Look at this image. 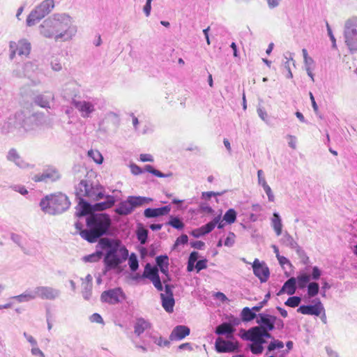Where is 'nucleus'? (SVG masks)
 Segmentation results:
<instances>
[{
    "label": "nucleus",
    "mask_w": 357,
    "mask_h": 357,
    "mask_svg": "<svg viewBox=\"0 0 357 357\" xmlns=\"http://www.w3.org/2000/svg\"><path fill=\"white\" fill-rule=\"evenodd\" d=\"M46 122L47 118L44 113L36 112L26 116L24 112H17L0 123V133L19 140L28 134L34 133Z\"/></svg>",
    "instance_id": "nucleus-1"
},
{
    "label": "nucleus",
    "mask_w": 357,
    "mask_h": 357,
    "mask_svg": "<svg viewBox=\"0 0 357 357\" xmlns=\"http://www.w3.org/2000/svg\"><path fill=\"white\" fill-rule=\"evenodd\" d=\"M39 32L45 38L67 42L76 35L77 27L66 13H56L45 19L39 26Z\"/></svg>",
    "instance_id": "nucleus-2"
},
{
    "label": "nucleus",
    "mask_w": 357,
    "mask_h": 357,
    "mask_svg": "<svg viewBox=\"0 0 357 357\" xmlns=\"http://www.w3.org/2000/svg\"><path fill=\"white\" fill-rule=\"evenodd\" d=\"M86 228L79 221L75 223L76 234L89 243H96L102 236L111 234L112 220L107 213H91L86 218Z\"/></svg>",
    "instance_id": "nucleus-3"
},
{
    "label": "nucleus",
    "mask_w": 357,
    "mask_h": 357,
    "mask_svg": "<svg viewBox=\"0 0 357 357\" xmlns=\"http://www.w3.org/2000/svg\"><path fill=\"white\" fill-rule=\"evenodd\" d=\"M98 245L105 250L103 263L105 268L102 273L116 269L126 261L129 256L128 250L119 239L104 238L98 241Z\"/></svg>",
    "instance_id": "nucleus-4"
},
{
    "label": "nucleus",
    "mask_w": 357,
    "mask_h": 357,
    "mask_svg": "<svg viewBox=\"0 0 357 357\" xmlns=\"http://www.w3.org/2000/svg\"><path fill=\"white\" fill-rule=\"evenodd\" d=\"M70 205L68 197L61 192L47 195L40 202L42 211L50 215L61 214L66 211Z\"/></svg>",
    "instance_id": "nucleus-5"
},
{
    "label": "nucleus",
    "mask_w": 357,
    "mask_h": 357,
    "mask_svg": "<svg viewBox=\"0 0 357 357\" xmlns=\"http://www.w3.org/2000/svg\"><path fill=\"white\" fill-rule=\"evenodd\" d=\"M68 90H72V94L68 95L65 93L63 97L66 100L70 101L71 105L76 109L83 119H88L91 116L92 114L96 111V100L89 98L87 100H79L77 98L78 92L74 89L68 88Z\"/></svg>",
    "instance_id": "nucleus-6"
},
{
    "label": "nucleus",
    "mask_w": 357,
    "mask_h": 357,
    "mask_svg": "<svg viewBox=\"0 0 357 357\" xmlns=\"http://www.w3.org/2000/svg\"><path fill=\"white\" fill-rule=\"evenodd\" d=\"M153 199L142 196H128L124 201H121L115 208L114 212L121 216L131 214L133 211L145 204L151 202Z\"/></svg>",
    "instance_id": "nucleus-7"
},
{
    "label": "nucleus",
    "mask_w": 357,
    "mask_h": 357,
    "mask_svg": "<svg viewBox=\"0 0 357 357\" xmlns=\"http://www.w3.org/2000/svg\"><path fill=\"white\" fill-rule=\"evenodd\" d=\"M76 197H86L94 201H98L105 197L104 190L101 185H93L90 181L82 180L75 188Z\"/></svg>",
    "instance_id": "nucleus-8"
},
{
    "label": "nucleus",
    "mask_w": 357,
    "mask_h": 357,
    "mask_svg": "<svg viewBox=\"0 0 357 357\" xmlns=\"http://www.w3.org/2000/svg\"><path fill=\"white\" fill-rule=\"evenodd\" d=\"M344 37L351 53L357 52V17L348 19L344 24Z\"/></svg>",
    "instance_id": "nucleus-9"
},
{
    "label": "nucleus",
    "mask_w": 357,
    "mask_h": 357,
    "mask_svg": "<svg viewBox=\"0 0 357 357\" xmlns=\"http://www.w3.org/2000/svg\"><path fill=\"white\" fill-rule=\"evenodd\" d=\"M54 8V0H44L28 15L26 24L29 26L34 25L37 22L48 15Z\"/></svg>",
    "instance_id": "nucleus-10"
},
{
    "label": "nucleus",
    "mask_w": 357,
    "mask_h": 357,
    "mask_svg": "<svg viewBox=\"0 0 357 357\" xmlns=\"http://www.w3.org/2000/svg\"><path fill=\"white\" fill-rule=\"evenodd\" d=\"M126 298V295L120 287L104 291L100 296V300L103 303L110 305L118 304Z\"/></svg>",
    "instance_id": "nucleus-11"
},
{
    "label": "nucleus",
    "mask_w": 357,
    "mask_h": 357,
    "mask_svg": "<svg viewBox=\"0 0 357 357\" xmlns=\"http://www.w3.org/2000/svg\"><path fill=\"white\" fill-rule=\"evenodd\" d=\"M215 349L218 353H235L240 351V344L238 341H230L218 337L215 342Z\"/></svg>",
    "instance_id": "nucleus-12"
},
{
    "label": "nucleus",
    "mask_w": 357,
    "mask_h": 357,
    "mask_svg": "<svg viewBox=\"0 0 357 357\" xmlns=\"http://www.w3.org/2000/svg\"><path fill=\"white\" fill-rule=\"evenodd\" d=\"M61 174L59 170L54 167H49L43 170L41 174H37L31 177V179L35 182H45L49 181L55 182L60 179Z\"/></svg>",
    "instance_id": "nucleus-13"
},
{
    "label": "nucleus",
    "mask_w": 357,
    "mask_h": 357,
    "mask_svg": "<svg viewBox=\"0 0 357 357\" xmlns=\"http://www.w3.org/2000/svg\"><path fill=\"white\" fill-rule=\"evenodd\" d=\"M276 317L267 313H259L256 320L258 326H252L257 330L273 331L275 329Z\"/></svg>",
    "instance_id": "nucleus-14"
},
{
    "label": "nucleus",
    "mask_w": 357,
    "mask_h": 357,
    "mask_svg": "<svg viewBox=\"0 0 357 357\" xmlns=\"http://www.w3.org/2000/svg\"><path fill=\"white\" fill-rule=\"evenodd\" d=\"M36 298L53 301L60 297L61 291L49 286H39L35 288Z\"/></svg>",
    "instance_id": "nucleus-15"
},
{
    "label": "nucleus",
    "mask_w": 357,
    "mask_h": 357,
    "mask_svg": "<svg viewBox=\"0 0 357 357\" xmlns=\"http://www.w3.org/2000/svg\"><path fill=\"white\" fill-rule=\"evenodd\" d=\"M314 305H302L298 307L297 312L303 314L319 316L325 312L324 307L319 298L313 300Z\"/></svg>",
    "instance_id": "nucleus-16"
},
{
    "label": "nucleus",
    "mask_w": 357,
    "mask_h": 357,
    "mask_svg": "<svg viewBox=\"0 0 357 357\" xmlns=\"http://www.w3.org/2000/svg\"><path fill=\"white\" fill-rule=\"evenodd\" d=\"M252 269L255 275L259 278L261 283L268 280L270 276V271L265 262L255 259L252 264Z\"/></svg>",
    "instance_id": "nucleus-17"
},
{
    "label": "nucleus",
    "mask_w": 357,
    "mask_h": 357,
    "mask_svg": "<svg viewBox=\"0 0 357 357\" xmlns=\"http://www.w3.org/2000/svg\"><path fill=\"white\" fill-rule=\"evenodd\" d=\"M239 335L243 340L250 341L254 344L264 346L266 343V340L263 337L259 336V331L252 328H250L247 331L241 329Z\"/></svg>",
    "instance_id": "nucleus-18"
},
{
    "label": "nucleus",
    "mask_w": 357,
    "mask_h": 357,
    "mask_svg": "<svg viewBox=\"0 0 357 357\" xmlns=\"http://www.w3.org/2000/svg\"><path fill=\"white\" fill-rule=\"evenodd\" d=\"M11 50L10 58L13 59L15 55L16 51L20 56H28L31 51V44L26 40H20L18 44L11 42L10 44Z\"/></svg>",
    "instance_id": "nucleus-19"
},
{
    "label": "nucleus",
    "mask_w": 357,
    "mask_h": 357,
    "mask_svg": "<svg viewBox=\"0 0 357 357\" xmlns=\"http://www.w3.org/2000/svg\"><path fill=\"white\" fill-rule=\"evenodd\" d=\"M78 199V204L76 207L77 211L75 213L76 216L81 218L84 216H88L91 212L95 211L93 210V204H91L89 202L86 201L82 196L76 197Z\"/></svg>",
    "instance_id": "nucleus-20"
},
{
    "label": "nucleus",
    "mask_w": 357,
    "mask_h": 357,
    "mask_svg": "<svg viewBox=\"0 0 357 357\" xmlns=\"http://www.w3.org/2000/svg\"><path fill=\"white\" fill-rule=\"evenodd\" d=\"M171 211L169 205L160 208H147L144 211V215L146 218H154L167 215Z\"/></svg>",
    "instance_id": "nucleus-21"
},
{
    "label": "nucleus",
    "mask_w": 357,
    "mask_h": 357,
    "mask_svg": "<svg viewBox=\"0 0 357 357\" xmlns=\"http://www.w3.org/2000/svg\"><path fill=\"white\" fill-rule=\"evenodd\" d=\"M54 95L51 92H47L45 94H38L33 98V102L43 108H50V103L54 101Z\"/></svg>",
    "instance_id": "nucleus-22"
},
{
    "label": "nucleus",
    "mask_w": 357,
    "mask_h": 357,
    "mask_svg": "<svg viewBox=\"0 0 357 357\" xmlns=\"http://www.w3.org/2000/svg\"><path fill=\"white\" fill-rule=\"evenodd\" d=\"M190 330L184 325H178L174 328L170 335V340H181L189 335Z\"/></svg>",
    "instance_id": "nucleus-23"
},
{
    "label": "nucleus",
    "mask_w": 357,
    "mask_h": 357,
    "mask_svg": "<svg viewBox=\"0 0 357 357\" xmlns=\"http://www.w3.org/2000/svg\"><path fill=\"white\" fill-rule=\"evenodd\" d=\"M296 288V279L294 277H291L284 283L282 288L277 293V295L280 296L286 293L288 295L291 296L295 294Z\"/></svg>",
    "instance_id": "nucleus-24"
},
{
    "label": "nucleus",
    "mask_w": 357,
    "mask_h": 357,
    "mask_svg": "<svg viewBox=\"0 0 357 357\" xmlns=\"http://www.w3.org/2000/svg\"><path fill=\"white\" fill-rule=\"evenodd\" d=\"M236 331V328H232L225 321L220 325L217 326L215 328V333L218 335H225L227 339L234 337V333Z\"/></svg>",
    "instance_id": "nucleus-25"
},
{
    "label": "nucleus",
    "mask_w": 357,
    "mask_h": 357,
    "mask_svg": "<svg viewBox=\"0 0 357 357\" xmlns=\"http://www.w3.org/2000/svg\"><path fill=\"white\" fill-rule=\"evenodd\" d=\"M6 159L8 161L14 162L16 166L20 168H24L27 165L15 149H10L8 151Z\"/></svg>",
    "instance_id": "nucleus-26"
},
{
    "label": "nucleus",
    "mask_w": 357,
    "mask_h": 357,
    "mask_svg": "<svg viewBox=\"0 0 357 357\" xmlns=\"http://www.w3.org/2000/svg\"><path fill=\"white\" fill-rule=\"evenodd\" d=\"M105 200L104 202H98L93 204V210L95 211H102L111 208L115 203V199L112 195H105Z\"/></svg>",
    "instance_id": "nucleus-27"
},
{
    "label": "nucleus",
    "mask_w": 357,
    "mask_h": 357,
    "mask_svg": "<svg viewBox=\"0 0 357 357\" xmlns=\"http://www.w3.org/2000/svg\"><path fill=\"white\" fill-rule=\"evenodd\" d=\"M151 327V324L144 318L136 319L134 323V333L140 336L144 332Z\"/></svg>",
    "instance_id": "nucleus-28"
},
{
    "label": "nucleus",
    "mask_w": 357,
    "mask_h": 357,
    "mask_svg": "<svg viewBox=\"0 0 357 357\" xmlns=\"http://www.w3.org/2000/svg\"><path fill=\"white\" fill-rule=\"evenodd\" d=\"M36 298V293L35 288L33 289H27L20 295L13 297L18 303L28 302Z\"/></svg>",
    "instance_id": "nucleus-29"
},
{
    "label": "nucleus",
    "mask_w": 357,
    "mask_h": 357,
    "mask_svg": "<svg viewBox=\"0 0 357 357\" xmlns=\"http://www.w3.org/2000/svg\"><path fill=\"white\" fill-rule=\"evenodd\" d=\"M160 298L162 301V306L165 310L168 313L172 312L175 305L174 296H165V294L161 293Z\"/></svg>",
    "instance_id": "nucleus-30"
},
{
    "label": "nucleus",
    "mask_w": 357,
    "mask_h": 357,
    "mask_svg": "<svg viewBox=\"0 0 357 357\" xmlns=\"http://www.w3.org/2000/svg\"><path fill=\"white\" fill-rule=\"evenodd\" d=\"M159 276L158 269L155 266H152L149 263H147L144 267L142 277L148 278L151 281Z\"/></svg>",
    "instance_id": "nucleus-31"
},
{
    "label": "nucleus",
    "mask_w": 357,
    "mask_h": 357,
    "mask_svg": "<svg viewBox=\"0 0 357 357\" xmlns=\"http://www.w3.org/2000/svg\"><path fill=\"white\" fill-rule=\"evenodd\" d=\"M271 226L277 236H280L282 234V219L280 214L277 212H274L273 214V218H271Z\"/></svg>",
    "instance_id": "nucleus-32"
},
{
    "label": "nucleus",
    "mask_w": 357,
    "mask_h": 357,
    "mask_svg": "<svg viewBox=\"0 0 357 357\" xmlns=\"http://www.w3.org/2000/svg\"><path fill=\"white\" fill-rule=\"evenodd\" d=\"M257 312L254 311L252 308H250L248 307H244L241 313V319L244 322H249L252 321L255 318H258V314H256Z\"/></svg>",
    "instance_id": "nucleus-33"
},
{
    "label": "nucleus",
    "mask_w": 357,
    "mask_h": 357,
    "mask_svg": "<svg viewBox=\"0 0 357 357\" xmlns=\"http://www.w3.org/2000/svg\"><path fill=\"white\" fill-rule=\"evenodd\" d=\"M296 279V285L300 289L307 287L310 281V275L306 273H301Z\"/></svg>",
    "instance_id": "nucleus-34"
},
{
    "label": "nucleus",
    "mask_w": 357,
    "mask_h": 357,
    "mask_svg": "<svg viewBox=\"0 0 357 357\" xmlns=\"http://www.w3.org/2000/svg\"><path fill=\"white\" fill-rule=\"evenodd\" d=\"M282 241L285 245L289 247L291 249L296 250L297 252H299V251L301 250V247L294 241L293 237L287 232L284 234Z\"/></svg>",
    "instance_id": "nucleus-35"
},
{
    "label": "nucleus",
    "mask_w": 357,
    "mask_h": 357,
    "mask_svg": "<svg viewBox=\"0 0 357 357\" xmlns=\"http://www.w3.org/2000/svg\"><path fill=\"white\" fill-rule=\"evenodd\" d=\"M166 225L178 230H182L185 227V224L183 222L182 220L179 217L175 215H170L169 221Z\"/></svg>",
    "instance_id": "nucleus-36"
},
{
    "label": "nucleus",
    "mask_w": 357,
    "mask_h": 357,
    "mask_svg": "<svg viewBox=\"0 0 357 357\" xmlns=\"http://www.w3.org/2000/svg\"><path fill=\"white\" fill-rule=\"evenodd\" d=\"M319 285L316 282H310L307 287V294L309 298H314L319 292Z\"/></svg>",
    "instance_id": "nucleus-37"
},
{
    "label": "nucleus",
    "mask_w": 357,
    "mask_h": 357,
    "mask_svg": "<svg viewBox=\"0 0 357 357\" xmlns=\"http://www.w3.org/2000/svg\"><path fill=\"white\" fill-rule=\"evenodd\" d=\"M145 171L149 172V173H151V174L157 176V177H160V178H167V177H169L172 175V173H169V174H164L162 172H161L160 171L155 169L152 165H145Z\"/></svg>",
    "instance_id": "nucleus-38"
},
{
    "label": "nucleus",
    "mask_w": 357,
    "mask_h": 357,
    "mask_svg": "<svg viewBox=\"0 0 357 357\" xmlns=\"http://www.w3.org/2000/svg\"><path fill=\"white\" fill-rule=\"evenodd\" d=\"M236 215L237 213L236 211L233 208H229L226 211L222 218L227 223L232 224L236 221Z\"/></svg>",
    "instance_id": "nucleus-39"
},
{
    "label": "nucleus",
    "mask_w": 357,
    "mask_h": 357,
    "mask_svg": "<svg viewBox=\"0 0 357 357\" xmlns=\"http://www.w3.org/2000/svg\"><path fill=\"white\" fill-rule=\"evenodd\" d=\"M128 265L132 272H135L139 268V261L136 254L131 253L128 256Z\"/></svg>",
    "instance_id": "nucleus-40"
},
{
    "label": "nucleus",
    "mask_w": 357,
    "mask_h": 357,
    "mask_svg": "<svg viewBox=\"0 0 357 357\" xmlns=\"http://www.w3.org/2000/svg\"><path fill=\"white\" fill-rule=\"evenodd\" d=\"M284 347V343L279 340L273 339L267 347V352H272L277 349H281Z\"/></svg>",
    "instance_id": "nucleus-41"
},
{
    "label": "nucleus",
    "mask_w": 357,
    "mask_h": 357,
    "mask_svg": "<svg viewBox=\"0 0 357 357\" xmlns=\"http://www.w3.org/2000/svg\"><path fill=\"white\" fill-rule=\"evenodd\" d=\"M103 256L102 251H96V252L86 255L84 257V260L86 262L98 261Z\"/></svg>",
    "instance_id": "nucleus-42"
},
{
    "label": "nucleus",
    "mask_w": 357,
    "mask_h": 357,
    "mask_svg": "<svg viewBox=\"0 0 357 357\" xmlns=\"http://www.w3.org/2000/svg\"><path fill=\"white\" fill-rule=\"evenodd\" d=\"M301 302V298L297 296L289 297L284 303V304L291 307H296L299 305Z\"/></svg>",
    "instance_id": "nucleus-43"
},
{
    "label": "nucleus",
    "mask_w": 357,
    "mask_h": 357,
    "mask_svg": "<svg viewBox=\"0 0 357 357\" xmlns=\"http://www.w3.org/2000/svg\"><path fill=\"white\" fill-rule=\"evenodd\" d=\"M148 230L145 229H139L137 232V238L141 244L144 245L148 240Z\"/></svg>",
    "instance_id": "nucleus-44"
},
{
    "label": "nucleus",
    "mask_w": 357,
    "mask_h": 357,
    "mask_svg": "<svg viewBox=\"0 0 357 357\" xmlns=\"http://www.w3.org/2000/svg\"><path fill=\"white\" fill-rule=\"evenodd\" d=\"M106 119L110 121L115 127H118L120 123L119 115L113 112H109L107 114Z\"/></svg>",
    "instance_id": "nucleus-45"
},
{
    "label": "nucleus",
    "mask_w": 357,
    "mask_h": 357,
    "mask_svg": "<svg viewBox=\"0 0 357 357\" xmlns=\"http://www.w3.org/2000/svg\"><path fill=\"white\" fill-rule=\"evenodd\" d=\"M155 263L158 268L169 266V258L165 255H160L156 257Z\"/></svg>",
    "instance_id": "nucleus-46"
},
{
    "label": "nucleus",
    "mask_w": 357,
    "mask_h": 357,
    "mask_svg": "<svg viewBox=\"0 0 357 357\" xmlns=\"http://www.w3.org/2000/svg\"><path fill=\"white\" fill-rule=\"evenodd\" d=\"M88 155L93 158V160L98 164H101L103 160V158L100 153L98 151H89Z\"/></svg>",
    "instance_id": "nucleus-47"
},
{
    "label": "nucleus",
    "mask_w": 357,
    "mask_h": 357,
    "mask_svg": "<svg viewBox=\"0 0 357 357\" xmlns=\"http://www.w3.org/2000/svg\"><path fill=\"white\" fill-rule=\"evenodd\" d=\"M249 349L253 354L259 355L263 353L264 348V346L252 342V344L249 345Z\"/></svg>",
    "instance_id": "nucleus-48"
},
{
    "label": "nucleus",
    "mask_w": 357,
    "mask_h": 357,
    "mask_svg": "<svg viewBox=\"0 0 357 357\" xmlns=\"http://www.w3.org/2000/svg\"><path fill=\"white\" fill-rule=\"evenodd\" d=\"M151 338L153 340L154 343L160 347H169L170 344V342L167 340H163V338L160 337L151 336Z\"/></svg>",
    "instance_id": "nucleus-49"
},
{
    "label": "nucleus",
    "mask_w": 357,
    "mask_h": 357,
    "mask_svg": "<svg viewBox=\"0 0 357 357\" xmlns=\"http://www.w3.org/2000/svg\"><path fill=\"white\" fill-rule=\"evenodd\" d=\"M284 57L285 59V61L283 62V67L287 70H289V69H291L290 61H292L293 64L294 65V61L293 59L292 54L289 52H287L285 54H284Z\"/></svg>",
    "instance_id": "nucleus-50"
},
{
    "label": "nucleus",
    "mask_w": 357,
    "mask_h": 357,
    "mask_svg": "<svg viewBox=\"0 0 357 357\" xmlns=\"http://www.w3.org/2000/svg\"><path fill=\"white\" fill-rule=\"evenodd\" d=\"M36 69V66L33 63L29 62L24 64V75L26 77L31 75V72H33Z\"/></svg>",
    "instance_id": "nucleus-51"
},
{
    "label": "nucleus",
    "mask_w": 357,
    "mask_h": 357,
    "mask_svg": "<svg viewBox=\"0 0 357 357\" xmlns=\"http://www.w3.org/2000/svg\"><path fill=\"white\" fill-rule=\"evenodd\" d=\"M270 297H271V294L267 293L265 295L264 300L261 301V302H259L257 305L254 306L252 307V310H254V311H255V312H259L261 310V308L267 304L268 301L270 298Z\"/></svg>",
    "instance_id": "nucleus-52"
},
{
    "label": "nucleus",
    "mask_w": 357,
    "mask_h": 357,
    "mask_svg": "<svg viewBox=\"0 0 357 357\" xmlns=\"http://www.w3.org/2000/svg\"><path fill=\"white\" fill-rule=\"evenodd\" d=\"M236 235L234 232L229 231L225 240L224 245L227 247H232L235 243Z\"/></svg>",
    "instance_id": "nucleus-53"
},
{
    "label": "nucleus",
    "mask_w": 357,
    "mask_h": 357,
    "mask_svg": "<svg viewBox=\"0 0 357 357\" xmlns=\"http://www.w3.org/2000/svg\"><path fill=\"white\" fill-rule=\"evenodd\" d=\"M199 211L206 212L208 214H213L214 210L205 202H201L199 205Z\"/></svg>",
    "instance_id": "nucleus-54"
},
{
    "label": "nucleus",
    "mask_w": 357,
    "mask_h": 357,
    "mask_svg": "<svg viewBox=\"0 0 357 357\" xmlns=\"http://www.w3.org/2000/svg\"><path fill=\"white\" fill-rule=\"evenodd\" d=\"M206 268H207V259H200L196 262L195 269L197 271V273H199L202 270L206 269Z\"/></svg>",
    "instance_id": "nucleus-55"
},
{
    "label": "nucleus",
    "mask_w": 357,
    "mask_h": 357,
    "mask_svg": "<svg viewBox=\"0 0 357 357\" xmlns=\"http://www.w3.org/2000/svg\"><path fill=\"white\" fill-rule=\"evenodd\" d=\"M310 275V280H317L321 275V271L317 266H313L312 268V273Z\"/></svg>",
    "instance_id": "nucleus-56"
},
{
    "label": "nucleus",
    "mask_w": 357,
    "mask_h": 357,
    "mask_svg": "<svg viewBox=\"0 0 357 357\" xmlns=\"http://www.w3.org/2000/svg\"><path fill=\"white\" fill-rule=\"evenodd\" d=\"M188 242V236L186 234H181L179 237H178L175 241L174 247H176L178 245H185Z\"/></svg>",
    "instance_id": "nucleus-57"
},
{
    "label": "nucleus",
    "mask_w": 357,
    "mask_h": 357,
    "mask_svg": "<svg viewBox=\"0 0 357 357\" xmlns=\"http://www.w3.org/2000/svg\"><path fill=\"white\" fill-rule=\"evenodd\" d=\"M226 322L230 326V327L235 328L236 326L241 324V320L238 317L231 315L228 319V321Z\"/></svg>",
    "instance_id": "nucleus-58"
},
{
    "label": "nucleus",
    "mask_w": 357,
    "mask_h": 357,
    "mask_svg": "<svg viewBox=\"0 0 357 357\" xmlns=\"http://www.w3.org/2000/svg\"><path fill=\"white\" fill-rule=\"evenodd\" d=\"M200 227L201 230H202L204 231V234L206 235L211 232L215 227L214 226L213 223L212 224V222H208V223L205 224L204 225Z\"/></svg>",
    "instance_id": "nucleus-59"
},
{
    "label": "nucleus",
    "mask_w": 357,
    "mask_h": 357,
    "mask_svg": "<svg viewBox=\"0 0 357 357\" xmlns=\"http://www.w3.org/2000/svg\"><path fill=\"white\" fill-rule=\"evenodd\" d=\"M130 171L134 175H139L144 172L142 169L135 163H132L130 165Z\"/></svg>",
    "instance_id": "nucleus-60"
},
{
    "label": "nucleus",
    "mask_w": 357,
    "mask_h": 357,
    "mask_svg": "<svg viewBox=\"0 0 357 357\" xmlns=\"http://www.w3.org/2000/svg\"><path fill=\"white\" fill-rule=\"evenodd\" d=\"M90 321L93 323H98L104 324L102 317L98 313H93L89 318Z\"/></svg>",
    "instance_id": "nucleus-61"
},
{
    "label": "nucleus",
    "mask_w": 357,
    "mask_h": 357,
    "mask_svg": "<svg viewBox=\"0 0 357 357\" xmlns=\"http://www.w3.org/2000/svg\"><path fill=\"white\" fill-rule=\"evenodd\" d=\"M91 284L86 285L83 291H82V296L85 300H89L91 296Z\"/></svg>",
    "instance_id": "nucleus-62"
},
{
    "label": "nucleus",
    "mask_w": 357,
    "mask_h": 357,
    "mask_svg": "<svg viewBox=\"0 0 357 357\" xmlns=\"http://www.w3.org/2000/svg\"><path fill=\"white\" fill-rule=\"evenodd\" d=\"M262 188H264V190L265 191V192L268 197V201L273 202L274 201V195L271 190V187L267 184V185L263 186Z\"/></svg>",
    "instance_id": "nucleus-63"
},
{
    "label": "nucleus",
    "mask_w": 357,
    "mask_h": 357,
    "mask_svg": "<svg viewBox=\"0 0 357 357\" xmlns=\"http://www.w3.org/2000/svg\"><path fill=\"white\" fill-rule=\"evenodd\" d=\"M151 282H153L154 287L157 289V290L160 291H163L164 287L162 284L160 276L155 278L154 280H152Z\"/></svg>",
    "instance_id": "nucleus-64"
}]
</instances>
